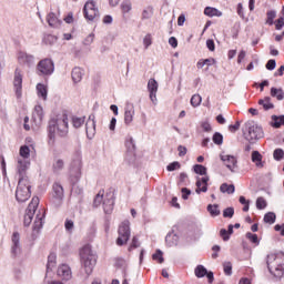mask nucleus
Returning <instances> with one entry per match:
<instances>
[{"instance_id": "1", "label": "nucleus", "mask_w": 284, "mask_h": 284, "mask_svg": "<svg viewBox=\"0 0 284 284\" xmlns=\"http://www.w3.org/2000/svg\"><path fill=\"white\" fill-rule=\"evenodd\" d=\"M49 139L50 141H54L57 134L58 136H68V132H70V125L68 122V114H62L57 119H52L49 121L48 126Z\"/></svg>"}, {"instance_id": "2", "label": "nucleus", "mask_w": 284, "mask_h": 284, "mask_svg": "<svg viewBox=\"0 0 284 284\" xmlns=\"http://www.w3.org/2000/svg\"><path fill=\"white\" fill-rule=\"evenodd\" d=\"M80 263L83 272L87 274L85 278H89L94 267H97V253L92 251V246L85 245L80 251Z\"/></svg>"}, {"instance_id": "3", "label": "nucleus", "mask_w": 284, "mask_h": 284, "mask_svg": "<svg viewBox=\"0 0 284 284\" xmlns=\"http://www.w3.org/2000/svg\"><path fill=\"white\" fill-rule=\"evenodd\" d=\"M266 265L268 272L276 278H281L284 275V253H271L266 256Z\"/></svg>"}, {"instance_id": "4", "label": "nucleus", "mask_w": 284, "mask_h": 284, "mask_svg": "<svg viewBox=\"0 0 284 284\" xmlns=\"http://www.w3.org/2000/svg\"><path fill=\"white\" fill-rule=\"evenodd\" d=\"M243 134L244 139L248 141V143H256L260 139L265 136V132H263V126L258 125L255 121L248 120L243 125Z\"/></svg>"}, {"instance_id": "5", "label": "nucleus", "mask_w": 284, "mask_h": 284, "mask_svg": "<svg viewBox=\"0 0 284 284\" xmlns=\"http://www.w3.org/2000/svg\"><path fill=\"white\" fill-rule=\"evenodd\" d=\"M102 203L104 214H112L114 212V193L99 191L93 200V207H99Z\"/></svg>"}, {"instance_id": "6", "label": "nucleus", "mask_w": 284, "mask_h": 284, "mask_svg": "<svg viewBox=\"0 0 284 284\" xmlns=\"http://www.w3.org/2000/svg\"><path fill=\"white\" fill-rule=\"evenodd\" d=\"M19 176L20 178L16 190V199L18 203H26V201L32 196V193L30 192V180L28 176H26V173Z\"/></svg>"}, {"instance_id": "7", "label": "nucleus", "mask_w": 284, "mask_h": 284, "mask_svg": "<svg viewBox=\"0 0 284 284\" xmlns=\"http://www.w3.org/2000/svg\"><path fill=\"white\" fill-rule=\"evenodd\" d=\"M30 146L22 145L20 148V156L17 159V173L19 176H23L26 172H28V168H30Z\"/></svg>"}, {"instance_id": "8", "label": "nucleus", "mask_w": 284, "mask_h": 284, "mask_svg": "<svg viewBox=\"0 0 284 284\" xmlns=\"http://www.w3.org/2000/svg\"><path fill=\"white\" fill-rule=\"evenodd\" d=\"M118 239H116V245H125L128 243V241H130V235H131V231H130V221L125 220L123 221L118 230Z\"/></svg>"}, {"instance_id": "9", "label": "nucleus", "mask_w": 284, "mask_h": 284, "mask_svg": "<svg viewBox=\"0 0 284 284\" xmlns=\"http://www.w3.org/2000/svg\"><path fill=\"white\" fill-rule=\"evenodd\" d=\"M81 168H83V164L81 163V158L78 156L75 160L72 161L70 166V181L73 185L75 183H79L81 181Z\"/></svg>"}, {"instance_id": "10", "label": "nucleus", "mask_w": 284, "mask_h": 284, "mask_svg": "<svg viewBox=\"0 0 284 284\" xmlns=\"http://www.w3.org/2000/svg\"><path fill=\"white\" fill-rule=\"evenodd\" d=\"M39 77H50L54 74V61L51 59H43L37 65Z\"/></svg>"}, {"instance_id": "11", "label": "nucleus", "mask_w": 284, "mask_h": 284, "mask_svg": "<svg viewBox=\"0 0 284 284\" xmlns=\"http://www.w3.org/2000/svg\"><path fill=\"white\" fill-rule=\"evenodd\" d=\"M37 207H39V197H32L24 213L23 223L26 227H28L30 223H32V219H34V213L37 212Z\"/></svg>"}, {"instance_id": "12", "label": "nucleus", "mask_w": 284, "mask_h": 284, "mask_svg": "<svg viewBox=\"0 0 284 284\" xmlns=\"http://www.w3.org/2000/svg\"><path fill=\"white\" fill-rule=\"evenodd\" d=\"M221 161L224 163V165L234 174L239 168V160L234 155L225 154V152H222L220 154Z\"/></svg>"}, {"instance_id": "13", "label": "nucleus", "mask_w": 284, "mask_h": 284, "mask_svg": "<svg viewBox=\"0 0 284 284\" xmlns=\"http://www.w3.org/2000/svg\"><path fill=\"white\" fill-rule=\"evenodd\" d=\"M84 17L88 21H94V19H99V9L94 1H87L84 4Z\"/></svg>"}, {"instance_id": "14", "label": "nucleus", "mask_w": 284, "mask_h": 284, "mask_svg": "<svg viewBox=\"0 0 284 284\" xmlns=\"http://www.w3.org/2000/svg\"><path fill=\"white\" fill-rule=\"evenodd\" d=\"M13 88L17 99H21L23 95V75H21V71L19 69H17L14 73Z\"/></svg>"}, {"instance_id": "15", "label": "nucleus", "mask_w": 284, "mask_h": 284, "mask_svg": "<svg viewBox=\"0 0 284 284\" xmlns=\"http://www.w3.org/2000/svg\"><path fill=\"white\" fill-rule=\"evenodd\" d=\"M97 116L94 114L89 115L87 123H85V132L87 138L92 141L94 136L97 135Z\"/></svg>"}, {"instance_id": "16", "label": "nucleus", "mask_w": 284, "mask_h": 284, "mask_svg": "<svg viewBox=\"0 0 284 284\" xmlns=\"http://www.w3.org/2000/svg\"><path fill=\"white\" fill-rule=\"evenodd\" d=\"M148 90L151 102L153 105H156L159 103V100L156 99V93L159 92V82H156L154 78H151L148 81Z\"/></svg>"}, {"instance_id": "17", "label": "nucleus", "mask_w": 284, "mask_h": 284, "mask_svg": "<svg viewBox=\"0 0 284 284\" xmlns=\"http://www.w3.org/2000/svg\"><path fill=\"white\" fill-rule=\"evenodd\" d=\"M57 274L62 281H70L72 278V268L68 264H61L58 267Z\"/></svg>"}, {"instance_id": "18", "label": "nucleus", "mask_w": 284, "mask_h": 284, "mask_svg": "<svg viewBox=\"0 0 284 284\" xmlns=\"http://www.w3.org/2000/svg\"><path fill=\"white\" fill-rule=\"evenodd\" d=\"M134 104L128 103L124 109V123L125 125H130L134 121Z\"/></svg>"}, {"instance_id": "19", "label": "nucleus", "mask_w": 284, "mask_h": 284, "mask_svg": "<svg viewBox=\"0 0 284 284\" xmlns=\"http://www.w3.org/2000/svg\"><path fill=\"white\" fill-rule=\"evenodd\" d=\"M11 241H12L11 252L12 254H14V256H17V254L21 252V235H19L18 232H14Z\"/></svg>"}, {"instance_id": "20", "label": "nucleus", "mask_w": 284, "mask_h": 284, "mask_svg": "<svg viewBox=\"0 0 284 284\" xmlns=\"http://www.w3.org/2000/svg\"><path fill=\"white\" fill-rule=\"evenodd\" d=\"M53 199L58 201V205H61V201H63V186L60 183L53 184Z\"/></svg>"}, {"instance_id": "21", "label": "nucleus", "mask_w": 284, "mask_h": 284, "mask_svg": "<svg viewBox=\"0 0 284 284\" xmlns=\"http://www.w3.org/2000/svg\"><path fill=\"white\" fill-rule=\"evenodd\" d=\"M251 161L255 164L256 168H265V162H263V155L258 151H253L251 155Z\"/></svg>"}, {"instance_id": "22", "label": "nucleus", "mask_w": 284, "mask_h": 284, "mask_svg": "<svg viewBox=\"0 0 284 284\" xmlns=\"http://www.w3.org/2000/svg\"><path fill=\"white\" fill-rule=\"evenodd\" d=\"M18 61L19 63H23L24 65H34V55L21 52L18 55Z\"/></svg>"}, {"instance_id": "23", "label": "nucleus", "mask_w": 284, "mask_h": 284, "mask_svg": "<svg viewBox=\"0 0 284 284\" xmlns=\"http://www.w3.org/2000/svg\"><path fill=\"white\" fill-rule=\"evenodd\" d=\"M207 181H210L209 176H204L196 181V194H201V192H207Z\"/></svg>"}, {"instance_id": "24", "label": "nucleus", "mask_w": 284, "mask_h": 284, "mask_svg": "<svg viewBox=\"0 0 284 284\" xmlns=\"http://www.w3.org/2000/svg\"><path fill=\"white\" fill-rule=\"evenodd\" d=\"M83 69H81L80 67H74L71 71L73 83H81V81L83 80Z\"/></svg>"}, {"instance_id": "25", "label": "nucleus", "mask_w": 284, "mask_h": 284, "mask_svg": "<svg viewBox=\"0 0 284 284\" xmlns=\"http://www.w3.org/2000/svg\"><path fill=\"white\" fill-rule=\"evenodd\" d=\"M36 90L39 99H42V101H48V85L38 83Z\"/></svg>"}, {"instance_id": "26", "label": "nucleus", "mask_w": 284, "mask_h": 284, "mask_svg": "<svg viewBox=\"0 0 284 284\" xmlns=\"http://www.w3.org/2000/svg\"><path fill=\"white\" fill-rule=\"evenodd\" d=\"M47 21L51 28H60L61 19L54 12H50L47 17Z\"/></svg>"}, {"instance_id": "27", "label": "nucleus", "mask_w": 284, "mask_h": 284, "mask_svg": "<svg viewBox=\"0 0 284 284\" xmlns=\"http://www.w3.org/2000/svg\"><path fill=\"white\" fill-rule=\"evenodd\" d=\"M165 242L169 247H174L179 245V235L174 232H170L165 237Z\"/></svg>"}, {"instance_id": "28", "label": "nucleus", "mask_w": 284, "mask_h": 284, "mask_svg": "<svg viewBox=\"0 0 284 284\" xmlns=\"http://www.w3.org/2000/svg\"><path fill=\"white\" fill-rule=\"evenodd\" d=\"M125 148L129 156H131V159H134V152L136 150V144H134V139L128 138L125 141Z\"/></svg>"}, {"instance_id": "29", "label": "nucleus", "mask_w": 284, "mask_h": 284, "mask_svg": "<svg viewBox=\"0 0 284 284\" xmlns=\"http://www.w3.org/2000/svg\"><path fill=\"white\" fill-rule=\"evenodd\" d=\"M43 219H45V213L37 214L34 223H33V232L39 234V230L43 227Z\"/></svg>"}, {"instance_id": "30", "label": "nucleus", "mask_w": 284, "mask_h": 284, "mask_svg": "<svg viewBox=\"0 0 284 284\" xmlns=\"http://www.w3.org/2000/svg\"><path fill=\"white\" fill-rule=\"evenodd\" d=\"M57 267V254L51 253L48 257L47 271L52 272Z\"/></svg>"}, {"instance_id": "31", "label": "nucleus", "mask_w": 284, "mask_h": 284, "mask_svg": "<svg viewBox=\"0 0 284 284\" xmlns=\"http://www.w3.org/2000/svg\"><path fill=\"white\" fill-rule=\"evenodd\" d=\"M204 14L206 17H223V12L219 11L216 8L206 7L204 9Z\"/></svg>"}, {"instance_id": "32", "label": "nucleus", "mask_w": 284, "mask_h": 284, "mask_svg": "<svg viewBox=\"0 0 284 284\" xmlns=\"http://www.w3.org/2000/svg\"><path fill=\"white\" fill-rule=\"evenodd\" d=\"M258 105H262L264 110H273L274 108L270 97H265L264 99L258 100Z\"/></svg>"}, {"instance_id": "33", "label": "nucleus", "mask_w": 284, "mask_h": 284, "mask_svg": "<svg viewBox=\"0 0 284 284\" xmlns=\"http://www.w3.org/2000/svg\"><path fill=\"white\" fill-rule=\"evenodd\" d=\"M271 125L273 128H281V125H284V115H272Z\"/></svg>"}, {"instance_id": "34", "label": "nucleus", "mask_w": 284, "mask_h": 284, "mask_svg": "<svg viewBox=\"0 0 284 284\" xmlns=\"http://www.w3.org/2000/svg\"><path fill=\"white\" fill-rule=\"evenodd\" d=\"M154 16V8L152 7H146L143 9L142 11V16L141 19L142 21H148V19H150L151 17Z\"/></svg>"}, {"instance_id": "35", "label": "nucleus", "mask_w": 284, "mask_h": 284, "mask_svg": "<svg viewBox=\"0 0 284 284\" xmlns=\"http://www.w3.org/2000/svg\"><path fill=\"white\" fill-rule=\"evenodd\" d=\"M220 192H222L223 194H234L235 192V187L234 184L229 185L227 183H223L220 186Z\"/></svg>"}, {"instance_id": "36", "label": "nucleus", "mask_w": 284, "mask_h": 284, "mask_svg": "<svg viewBox=\"0 0 284 284\" xmlns=\"http://www.w3.org/2000/svg\"><path fill=\"white\" fill-rule=\"evenodd\" d=\"M115 267H118V270H122L125 276V270H128V262L124 258L118 257L115 258Z\"/></svg>"}, {"instance_id": "37", "label": "nucleus", "mask_w": 284, "mask_h": 284, "mask_svg": "<svg viewBox=\"0 0 284 284\" xmlns=\"http://www.w3.org/2000/svg\"><path fill=\"white\" fill-rule=\"evenodd\" d=\"M271 97L277 98V101L284 100L283 89L271 88Z\"/></svg>"}, {"instance_id": "38", "label": "nucleus", "mask_w": 284, "mask_h": 284, "mask_svg": "<svg viewBox=\"0 0 284 284\" xmlns=\"http://www.w3.org/2000/svg\"><path fill=\"white\" fill-rule=\"evenodd\" d=\"M65 168V162L62 159H55L53 162V171L54 172H61Z\"/></svg>"}, {"instance_id": "39", "label": "nucleus", "mask_w": 284, "mask_h": 284, "mask_svg": "<svg viewBox=\"0 0 284 284\" xmlns=\"http://www.w3.org/2000/svg\"><path fill=\"white\" fill-rule=\"evenodd\" d=\"M264 223H268V225H274L276 223V214L274 212H268L264 215Z\"/></svg>"}, {"instance_id": "40", "label": "nucleus", "mask_w": 284, "mask_h": 284, "mask_svg": "<svg viewBox=\"0 0 284 284\" xmlns=\"http://www.w3.org/2000/svg\"><path fill=\"white\" fill-rule=\"evenodd\" d=\"M206 274H207V268H205V266H203V265H197V266L195 267V276H196L197 278H203V276H206Z\"/></svg>"}, {"instance_id": "41", "label": "nucleus", "mask_w": 284, "mask_h": 284, "mask_svg": "<svg viewBox=\"0 0 284 284\" xmlns=\"http://www.w3.org/2000/svg\"><path fill=\"white\" fill-rule=\"evenodd\" d=\"M274 19H276V11L270 10L266 12V23L267 26H274Z\"/></svg>"}, {"instance_id": "42", "label": "nucleus", "mask_w": 284, "mask_h": 284, "mask_svg": "<svg viewBox=\"0 0 284 284\" xmlns=\"http://www.w3.org/2000/svg\"><path fill=\"white\" fill-rule=\"evenodd\" d=\"M83 123H85V116H81V118L73 116L72 118L73 128L79 129V128H81V125H83Z\"/></svg>"}, {"instance_id": "43", "label": "nucleus", "mask_w": 284, "mask_h": 284, "mask_svg": "<svg viewBox=\"0 0 284 284\" xmlns=\"http://www.w3.org/2000/svg\"><path fill=\"white\" fill-rule=\"evenodd\" d=\"M207 212L211 214V216H219V214H221V210H219V204H209Z\"/></svg>"}, {"instance_id": "44", "label": "nucleus", "mask_w": 284, "mask_h": 284, "mask_svg": "<svg viewBox=\"0 0 284 284\" xmlns=\"http://www.w3.org/2000/svg\"><path fill=\"white\" fill-rule=\"evenodd\" d=\"M203 101V98L200 94H194L191 98V105L192 108H199Z\"/></svg>"}, {"instance_id": "45", "label": "nucleus", "mask_w": 284, "mask_h": 284, "mask_svg": "<svg viewBox=\"0 0 284 284\" xmlns=\"http://www.w3.org/2000/svg\"><path fill=\"white\" fill-rule=\"evenodd\" d=\"M193 170H194L195 174H200L201 176H205V174H207V168H205L201 164H195L193 166Z\"/></svg>"}, {"instance_id": "46", "label": "nucleus", "mask_w": 284, "mask_h": 284, "mask_svg": "<svg viewBox=\"0 0 284 284\" xmlns=\"http://www.w3.org/2000/svg\"><path fill=\"white\" fill-rule=\"evenodd\" d=\"M33 119H38L39 121H41V119H43V106L37 105L34 108Z\"/></svg>"}, {"instance_id": "47", "label": "nucleus", "mask_w": 284, "mask_h": 284, "mask_svg": "<svg viewBox=\"0 0 284 284\" xmlns=\"http://www.w3.org/2000/svg\"><path fill=\"white\" fill-rule=\"evenodd\" d=\"M212 63H216V60H214V59L200 60L196 63V65H197L199 70H201L204 65H212Z\"/></svg>"}, {"instance_id": "48", "label": "nucleus", "mask_w": 284, "mask_h": 284, "mask_svg": "<svg viewBox=\"0 0 284 284\" xmlns=\"http://www.w3.org/2000/svg\"><path fill=\"white\" fill-rule=\"evenodd\" d=\"M43 43H45V45H54V43H57V37L47 34L43 38Z\"/></svg>"}, {"instance_id": "49", "label": "nucleus", "mask_w": 284, "mask_h": 284, "mask_svg": "<svg viewBox=\"0 0 284 284\" xmlns=\"http://www.w3.org/2000/svg\"><path fill=\"white\" fill-rule=\"evenodd\" d=\"M121 10L124 14H128L132 10V2L130 1H123L121 3Z\"/></svg>"}, {"instance_id": "50", "label": "nucleus", "mask_w": 284, "mask_h": 284, "mask_svg": "<svg viewBox=\"0 0 284 284\" xmlns=\"http://www.w3.org/2000/svg\"><path fill=\"white\" fill-rule=\"evenodd\" d=\"M213 143H215V145H223V134L215 132L213 134Z\"/></svg>"}, {"instance_id": "51", "label": "nucleus", "mask_w": 284, "mask_h": 284, "mask_svg": "<svg viewBox=\"0 0 284 284\" xmlns=\"http://www.w3.org/2000/svg\"><path fill=\"white\" fill-rule=\"evenodd\" d=\"M136 247H141V242H139V237L133 236L132 242L129 246V252H132V250H136Z\"/></svg>"}, {"instance_id": "52", "label": "nucleus", "mask_w": 284, "mask_h": 284, "mask_svg": "<svg viewBox=\"0 0 284 284\" xmlns=\"http://www.w3.org/2000/svg\"><path fill=\"white\" fill-rule=\"evenodd\" d=\"M223 270L226 276H232V262H224Z\"/></svg>"}, {"instance_id": "53", "label": "nucleus", "mask_w": 284, "mask_h": 284, "mask_svg": "<svg viewBox=\"0 0 284 284\" xmlns=\"http://www.w3.org/2000/svg\"><path fill=\"white\" fill-rule=\"evenodd\" d=\"M143 45H144V50H148V48L152 45V34L148 33L146 36H144Z\"/></svg>"}, {"instance_id": "54", "label": "nucleus", "mask_w": 284, "mask_h": 284, "mask_svg": "<svg viewBox=\"0 0 284 284\" xmlns=\"http://www.w3.org/2000/svg\"><path fill=\"white\" fill-rule=\"evenodd\" d=\"M256 207L257 210H265V207H267V201H265L263 197H257Z\"/></svg>"}, {"instance_id": "55", "label": "nucleus", "mask_w": 284, "mask_h": 284, "mask_svg": "<svg viewBox=\"0 0 284 284\" xmlns=\"http://www.w3.org/2000/svg\"><path fill=\"white\" fill-rule=\"evenodd\" d=\"M153 261H158L159 263H163V251L156 250V252L152 256Z\"/></svg>"}, {"instance_id": "56", "label": "nucleus", "mask_w": 284, "mask_h": 284, "mask_svg": "<svg viewBox=\"0 0 284 284\" xmlns=\"http://www.w3.org/2000/svg\"><path fill=\"white\" fill-rule=\"evenodd\" d=\"M246 239L248 241H251V243H254V245H258V235L254 234V233H246Z\"/></svg>"}, {"instance_id": "57", "label": "nucleus", "mask_w": 284, "mask_h": 284, "mask_svg": "<svg viewBox=\"0 0 284 284\" xmlns=\"http://www.w3.org/2000/svg\"><path fill=\"white\" fill-rule=\"evenodd\" d=\"M223 216L224 219H232V216H234V207H226L223 211Z\"/></svg>"}, {"instance_id": "58", "label": "nucleus", "mask_w": 284, "mask_h": 284, "mask_svg": "<svg viewBox=\"0 0 284 284\" xmlns=\"http://www.w3.org/2000/svg\"><path fill=\"white\" fill-rule=\"evenodd\" d=\"M283 156H284V151L282 149H276L273 153V158L275 159V161H281Z\"/></svg>"}, {"instance_id": "59", "label": "nucleus", "mask_w": 284, "mask_h": 284, "mask_svg": "<svg viewBox=\"0 0 284 284\" xmlns=\"http://www.w3.org/2000/svg\"><path fill=\"white\" fill-rule=\"evenodd\" d=\"M179 169H181V163H179V162L170 163L166 166L168 172H174V170H179Z\"/></svg>"}, {"instance_id": "60", "label": "nucleus", "mask_w": 284, "mask_h": 284, "mask_svg": "<svg viewBox=\"0 0 284 284\" xmlns=\"http://www.w3.org/2000/svg\"><path fill=\"white\" fill-rule=\"evenodd\" d=\"M94 43V33H90L84 40L83 45H92Z\"/></svg>"}, {"instance_id": "61", "label": "nucleus", "mask_w": 284, "mask_h": 284, "mask_svg": "<svg viewBox=\"0 0 284 284\" xmlns=\"http://www.w3.org/2000/svg\"><path fill=\"white\" fill-rule=\"evenodd\" d=\"M64 227H65L67 232H72V230H74V221L65 220Z\"/></svg>"}, {"instance_id": "62", "label": "nucleus", "mask_w": 284, "mask_h": 284, "mask_svg": "<svg viewBox=\"0 0 284 284\" xmlns=\"http://www.w3.org/2000/svg\"><path fill=\"white\" fill-rule=\"evenodd\" d=\"M283 26H284V16L278 18L275 22L276 30H283Z\"/></svg>"}, {"instance_id": "63", "label": "nucleus", "mask_w": 284, "mask_h": 284, "mask_svg": "<svg viewBox=\"0 0 284 284\" xmlns=\"http://www.w3.org/2000/svg\"><path fill=\"white\" fill-rule=\"evenodd\" d=\"M220 236L223 239V241H230V233L225 229L220 231Z\"/></svg>"}, {"instance_id": "64", "label": "nucleus", "mask_w": 284, "mask_h": 284, "mask_svg": "<svg viewBox=\"0 0 284 284\" xmlns=\"http://www.w3.org/2000/svg\"><path fill=\"white\" fill-rule=\"evenodd\" d=\"M276 69V60H268L266 63V70H275Z\"/></svg>"}]
</instances>
